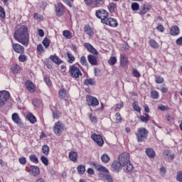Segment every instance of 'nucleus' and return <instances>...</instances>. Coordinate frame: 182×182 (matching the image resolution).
I'll return each instance as SVG.
<instances>
[{
    "label": "nucleus",
    "instance_id": "nucleus-1",
    "mask_svg": "<svg viewBox=\"0 0 182 182\" xmlns=\"http://www.w3.org/2000/svg\"><path fill=\"white\" fill-rule=\"evenodd\" d=\"M14 38L17 42L23 45V46H28L29 45V29L26 25H23L19 27L14 33Z\"/></svg>",
    "mask_w": 182,
    "mask_h": 182
},
{
    "label": "nucleus",
    "instance_id": "nucleus-2",
    "mask_svg": "<svg viewBox=\"0 0 182 182\" xmlns=\"http://www.w3.org/2000/svg\"><path fill=\"white\" fill-rule=\"evenodd\" d=\"M95 15L97 18L101 19L102 23L108 25V26H111L112 28H117L119 26L117 20L113 18H109V13L106 10H98L96 11Z\"/></svg>",
    "mask_w": 182,
    "mask_h": 182
},
{
    "label": "nucleus",
    "instance_id": "nucleus-3",
    "mask_svg": "<svg viewBox=\"0 0 182 182\" xmlns=\"http://www.w3.org/2000/svg\"><path fill=\"white\" fill-rule=\"evenodd\" d=\"M136 136L139 143H141L144 140L147 139L149 131L146 128H139L136 133Z\"/></svg>",
    "mask_w": 182,
    "mask_h": 182
},
{
    "label": "nucleus",
    "instance_id": "nucleus-4",
    "mask_svg": "<svg viewBox=\"0 0 182 182\" xmlns=\"http://www.w3.org/2000/svg\"><path fill=\"white\" fill-rule=\"evenodd\" d=\"M55 134L57 136H60L65 130H66V126L62 122L58 121L55 123L53 127Z\"/></svg>",
    "mask_w": 182,
    "mask_h": 182
},
{
    "label": "nucleus",
    "instance_id": "nucleus-5",
    "mask_svg": "<svg viewBox=\"0 0 182 182\" xmlns=\"http://www.w3.org/2000/svg\"><path fill=\"white\" fill-rule=\"evenodd\" d=\"M11 99V94L6 90L0 91V107L5 106Z\"/></svg>",
    "mask_w": 182,
    "mask_h": 182
},
{
    "label": "nucleus",
    "instance_id": "nucleus-6",
    "mask_svg": "<svg viewBox=\"0 0 182 182\" xmlns=\"http://www.w3.org/2000/svg\"><path fill=\"white\" fill-rule=\"evenodd\" d=\"M118 161L126 167V164L130 163V154L127 152H124L119 156Z\"/></svg>",
    "mask_w": 182,
    "mask_h": 182
},
{
    "label": "nucleus",
    "instance_id": "nucleus-7",
    "mask_svg": "<svg viewBox=\"0 0 182 182\" xmlns=\"http://www.w3.org/2000/svg\"><path fill=\"white\" fill-rule=\"evenodd\" d=\"M69 72L71 77H74L75 79L79 78L82 75L79 68L75 65H71Z\"/></svg>",
    "mask_w": 182,
    "mask_h": 182
},
{
    "label": "nucleus",
    "instance_id": "nucleus-8",
    "mask_svg": "<svg viewBox=\"0 0 182 182\" xmlns=\"http://www.w3.org/2000/svg\"><path fill=\"white\" fill-rule=\"evenodd\" d=\"M91 139L93 140L97 146L102 147L103 144H105V141L103 140V137L97 134H92L91 135Z\"/></svg>",
    "mask_w": 182,
    "mask_h": 182
},
{
    "label": "nucleus",
    "instance_id": "nucleus-9",
    "mask_svg": "<svg viewBox=\"0 0 182 182\" xmlns=\"http://www.w3.org/2000/svg\"><path fill=\"white\" fill-rule=\"evenodd\" d=\"M86 100L88 106H92L93 107L99 106V100H97V98L91 95H87Z\"/></svg>",
    "mask_w": 182,
    "mask_h": 182
},
{
    "label": "nucleus",
    "instance_id": "nucleus-10",
    "mask_svg": "<svg viewBox=\"0 0 182 182\" xmlns=\"http://www.w3.org/2000/svg\"><path fill=\"white\" fill-rule=\"evenodd\" d=\"M58 97L61 100H65V102H68L69 99H70V95H69V93L66 92V90L60 89L58 92Z\"/></svg>",
    "mask_w": 182,
    "mask_h": 182
},
{
    "label": "nucleus",
    "instance_id": "nucleus-11",
    "mask_svg": "<svg viewBox=\"0 0 182 182\" xmlns=\"http://www.w3.org/2000/svg\"><path fill=\"white\" fill-rule=\"evenodd\" d=\"M12 48L16 53H25V48L19 43H12Z\"/></svg>",
    "mask_w": 182,
    "mask_h": 182
},
{
    "label": "nucleus",
    "instance_id": "nucleus-12",
    "mask_svg": "<svg viewBox=\"0 0 182 182\" xmlns=\"http://www.w3.org/2000/svg\"><path fill=\"white\" fill-rule=\"evenodd\" d=\"M55 14L58 16H62L65 14V6L62 3H58L55 5Z\"/></svg>",
    "mask_w": 182,
    "mask_h": 182
},
{
    "label": "nucleus",
    "instance_id": "nucleus-13",
    "mask_svg": "<svg viewBox=\"0 0 182 182\" xmlns=\"http://www.w3.org/2000/svg\"><path fill=\"white\" fill-rule=\"evenodd\" d=\"M11 119L16 124H18L19 127H23V122H22V119H21V117H19V114L18 113H14L11 115Z\"/></svg>",
    "mask_w": 182,
    "mask_h": 182
},
{
    "label": "nucleus",
    "instance_id": "nucleus-14",
    "mask_svg": "<svg viewBox=\"0 0 182 182\" xmlns=\"http://www.w3.org/2000/svg\"><path fill=\"white\" fill-rule=\"evenodd\" d=\"M151 9V6L144 4L141 6L140 9L139 10V14L141 15V16H144V15H146V14H147V12H149Z\"/></svg>",
    "mask_w": 182,
    "mask_h": 182
},
{
    "label": "nucleus",
    "instance_id": "nucleus-15",
    "mask_svg": "<svg viewBox=\"0 0 182 182\" xmlns=\"http://www.w3.org/2000/svg\"><path fill=\"white\" fill-rule=\"evenodd\" d=\"M123 167L124 166L119 161H115L112 164L113 171H117V173H119V171H120Z\"/></svg>",
    "mask_w": 182,
    "mask_h": 182
},
{
    "label": "nucleus",
    "instance_id": "nucleus-16",
    "mask_svg": "<svg viewBox=\"0 0 182 182\" xmlns=\"http://www.w3.org/2000/svg\"><path fill=\"white\" fill-rule=\"evenodd\" d=\"M84 46L90 53H92L93 55H99L97 50H96V48H95L92 44L89 43H85Z\"/></svg>",
    "mask_w": 182,
    "mask_h": 182
},
{
    "label": "nucleus",
    "instance_id": "nucleus-17",
    "mask_svg": "<svg viewBox=\"0 0 182 182\" xmlns=\"http://www.w3.org/2000/svg\"><path fill=\"white\" fill-rule=\"evenodd\" d=\"M25 86L27 90L30 92V93H35V90H36L35 85H33V82H32V81L26 80L25 82Z\"/></svg>",
    "mask_w": 182,
    "mask_h": 182
},
{
    "label": "nucleus",
    "instance_id": "nucleus-18",
    "mask_svg": "<svg viewBox=\"0 0 182 182\" xmlns=\"http://www.w3.org/2000/svg\"><path fill=\"white\" fill-rule=\"evenodd\" d=\"M29 173L31 176L36 177V176H38V174L41 173V171L39 170V167L36 166H31Z\"/></svg>",
    "mask_w": 182,
    "mask_h": 182
},
{
    "label": "nucleus",
    "instance_id": "nucleus-19",
    "mask_svg": "<svg viewBox=\"0 0 182 182\" xmlns=\"http://www.w3.org/2000/svg\"><path fill=\"white\" fill-rule=\"evenodd\" d=\"M87 59L90 65H92V66H97V57L96 55L90 54L87 55Z\"/></svg>",
    "mask_w": 182,
    "mask_h": 182
},
{
    "label": "nucleus",
    "instance_id": "nucleus-20",
    "mask_svg": "<svg viewBox=\"0 0 182 182\" xmlns=\"http://www.w3.org/2000/svg\"><path fill=\"white\" fill-rule=\"evenodd\" d=\"M92 166H94L95 170H97V171H100L102 173H109V170H107L106 168V167L102 166V165H99L97 164L96 163H92Z\"/></svg>",
    "mask_w": 182,
    "mask_h": 182
},
{
    "label": "nucleus",
    "instance_id": "nucleus-21",
    "mask_svg": "<svg viewBox=\"0 0 182 182\" xmlns=\"http://www.w3.org/2000/svg\"><path fill=\"white\" fill-rule=\"evenodd\" d=\"M170 34L172 36H177L180 35V28L178 26H173L170 28Z\"/></svg>",
    "mask_w": 182,
    "mask_h": 182
},
{
    "label": "nucleus",
    "instance_id": "nucleus-22",
    "mask_svg": "<svg viewBox=\"0 0 182 182\" xmlns=\"http://www.w3.org/2000/svg\"><path fill=\"white\" fill-rule=\"evenodd\" d=\"M84 32L87 35H88V36H93V33H94L93 28L89 24L85 25V26H84Z\"/></svg>",
    "mask_w": 182,
    "mask_h": 182
},
{
    "label": "nucleus",
    "instance_id": "nucleus-23",
    "mask_svg": "<svg viewBox=\"0 0 182 182\" xmlns=\"http://www.w3.org/2000/svg\"><path fill=\"white\" fill-rule=\"evenodd\" d=\"M11 70L14 75H18L19 70H21V67L16 63L12 64Z\"/></svg>",
    "mask_w": 182,
    "mask_h": 182
},
{
    "label": "nucleus",
    "instance_id": "nucleus-24",
    "mask_svg": "<svg viewBox=\"0 0 182 182\" xmlns=\"http://www.w3.org/2000/svg\"><path fill=\"white\" fill-rule=\"evenodd\" d=\"M68 156L71 161H74V163L77 161V152L72 151L69 152Z\"/></svg>",
    "mask_w": 182,
    "mask_h": 182
},
{
    "label": "nucleus",
    "instance_id": "nucleus-25",
    "mask_svg": "<svg viewBox=\"0 0 182 182\" xmlns=\"http://www.w3.org/2000/svg\"><path fill=\"white\" fill-rule=\"evenodd\" d=\"M26 119L28 120V122H30V123H32V124H35V123L37 122L36 117L33 115L32 113L27 114Z\"/></svg>",
    "mask_w": 182,
    "mask_h": 182
},
{
    "label": "nucleus",
    "instance_id": "nucleus-26",
    "mask_svg": "<svg viewBox=\"0 0 182 182\" xmlns=\"http://www.w3.org/2000/svg\"><path fill=\"white\" fill-rule=\"evenodd\" d=\"M146 154L149 159H154L156 157V152L150 148L146 149Z\"/></svg>",
    "mask_w": 182,
    "mask_h": 182
},
{
    "label": "nucleus",
    "instance_id": "nucleus-27",
    "mask_svg": "<svg viewBox=\"0 0 182 182\" xmlns=\"http://www.w3.org/2000/svg\"><path fill=\"white\" fill-rule=\"evenodd\" d=\"M127 62H129V59L127 58V57H126V55H124V54H121L120 65L122 66H126V65H127Z\"/></svg>",
    "mask_w": 182,
    "mask_h": 182
},
{
    "label": "nucleus",
    "instance_id": "nucleus-28",
    "mask_svg": "<svg viewBox=\"0 0 182 182\" xmlns=\"http://www.w3.org/2000/svg\"><path fill=\"white\" fill-rule=\"evenodd\" d=\"M50 59L54 62V63H56V65H60V63H62V60L56 55H50Z\"/></svg>",
    "mask_w": 182,
    "mask_h": 182
},
{
    "label": "nucleus",
    "instance_id": "nucleus-29",
    "mask_svg": "<svg viewBox=\"0 0 182 182\" xmlns=\"http://www.w3.org/2000/svg\"><path fill=\"white\" fill-rule=\"evenodd\" d=\"M139 120L143 123H147V122L150 120V115H149V114H144V115H140Z\"/></svg>",
    "mask_w": 182,
    "mask_h": 182
},
{
    "label": "nucleus",
    "instance_id": "nucleus-30",
    "mask_svg": "<svg viewBox=\"0 0 182 182\" xmlns=\"http://www.w3.org/2000/svg\"><path fill=\"white\" fill-rule=\"evenodd\" d=\"M108 9L111 14H113L117 9V4L116 3L112 2L108 5Z\"/></svg>",
    "mask_w": 182,
    "mask_h": 182
},
{
    "label": "nucleus",
    "instance_id": "nucleus-31",
    "mask_svg": "<svg viewBox=\"0 0 182 182\" xmlns=\"http://www.w3.org/2000/svg\"><path fill=\"white\" fill-rule=\"evenodd\" d=\"M63 35L64 38H66V39H72V38H73V35L72 34V32H70L69 30L63 31Z\"/></svg>",
    "mask_w": 182,
    "mask_h": 182
},
{
    "label": "nucleus",
    "instance_id": "nucleus-32",
    "mask_svg": "<svg viewBox=\"0 0 182 182\" xmlns=\"http://www.w3.org/2000/svg\"><path fill=\"white\" fill-rule=\"evenodd\" d=\"M149 43L151 47H152L154 49H159V43L156 42V41L153 38H151L149 41Z\"/></svg>",
    "mask_w": 182,
    "mask_h": 182
},
{
    "label": "nucleus",
    "instance_id": "nucleus-33",
    "mask_svg": "<svg viewBox=\"0 0 182 182\" xmlns=\"http://www.w3.org/2000/svg\"><path fill=\"white\" fill-rule=\"evenodd\" d=\"M132 107L135 112H137L138 113H140L141 112V108L139 106V102L137 101H134L132 103Z\"/></svg>",
    "mask_w": 182,
    "mask_h": 182
},
{
    "label": "nucleus",
    "instance_id": "nucleus-34",
    "mask_svg": "<svg viewBox=\"0 0 182 182\" xmlns=\"http://www.w3.org/2000/svg\"><path fill=\"white\" fill-rule=\"evenodd\" d=\"M101 160L102 163H109L110 161V156L107 154H104L101 156Z\"/></svg>",
    "mask_w": 182,
    "mask_h": 182
},
{
    "label": "nucleus",
    "instance_id": "nucleus-35",
    "mask_svg": "<svg viewBox=\"0 0 182 182\" xmlns=\"http://www.w3.org/2000/svg\"><path fill=\"white\" fill-rule=\"evenodd\" d=\"M84 83L86 85V86H90L92 85H95L96 81H95V79L93 78H87L85 80Z\"/></svg>",
    "mask_w": 182,
    "mask_h": 182
},
{
    "label": "nucleus",
    "instance_id": "nucleus-36",
    "mask_svg": "<svg viewBox=\"0 0 182 182\" xmlns=\"http://www.w3.org/2000/svg\"><path fill=\"white\" fill-rule=\"evenodd\" d=\"M29 159L32 163H34V164H38L39 163V159H38V156H36L35 154H31L29 156Z\"/></svg>",
    "mask_w": 182,
    "mask_h": 182
},
{
    "label": "nucleus",
    "instance_id": "nucleus-37",
    "mask_svg": "<svg viewBox=\"0 0 182 182\" xmlns=\"http://www.w3.org/2000/svg\"><path fill=\"white\" fill-rule=\"evenodd\" d=\"M87 116L92 123H95V124L97 123V117L92 114V113H88Z\"/></svg>",
    "mask_w": 182,
    "mask_h": 182
},
{
    "label": "nucleus",
    "instance_id": "nucleus-38",
    "mask_svg": "<svg viewBox=\"0 0 182 182\" xmlns=\"http://www.w3.org/2000/svg\"><path fill=\"white\" fill-rule=\"evenodd\" d=\"M18 60L22 63H25V62L28 60V56L23 53L20 54V55L18 56Z\"/></svg>",
    "mask_w": 182,
    "mask_h": 182
},
{
    "label": "nucleus",
    "instance_id": "nucleus-39",
    "mask_svg": "<svg viewBox=\"0 0 182 182\" xmlns=\"http://www.w3.org/2000/svg\"><path fill=\"white\" fill-rule=\"evenodd\" d=\"M67 56L68 58V63H72L73 62H75V56H73L70 51H68L67 53Z\"/></svg>",
    "mask_w": 182,
    "mask_h": 182
},
{
    "label": "nucleus",
    "instance_id": "nucleus-40",
    "mask_svg": "<svg viewBox=\"0 0 182 182\" xmlns=\"http://www.w3.org/2000/svg\"><path fill=\"white\" fill-rule=\"evenodd\" d=\"M49 151H50V149L48 145H44L42 146V152L43 153V154H45L46 156H48Z\"/></svg>",
    "mask_w": 182,
    "mask_h": 182
},
{
    "label": "nucleus",
    "instance_id": "nucleus-41",
    "mask_svg": "<svg viewBox=\"0 0 182 182\" xmlns=\"http://www.w3.org/2000/svg\"><path fill=\"white\" fill-rule=\"evenodd\" d=\"M77 171L79 174H85V171H86V168L85 167V165H79L77 166Z\"/></svg>",
    "mask_w": 182,
    "mask_h": 182
},
{
    "label": "nucleus",
    "instance_id": "nucleus-42",
    "mask_svg": "<svg viewBox=\"0 0 182 182\" xmlns=\"http://www.w3.org/2000/svg\"><path fill=\"white\" fill-rule=\"evenodd\" d=\"M155 82L157 84L164 83V78L160 75H155Z\"/></svg>",
    "mask_w": 182,
    "mask_h": 182
},
{
    "label": "nucleus",
    "instance_id": "nucleus-43",
    "mask_svg": "<svg viewBox=\"0 0 182 182\" xmlns=\"http://www.w3.org/2000/svg\"><path fill=\"white\" fill-rule=\"evenodd\" d=\"M44 82L47 85V86H48V87H52V81H50V78L49 77V76L46 75L44 77Z\"/></svg>",
    "mask_w": 182,
    "mask_h": 182
},
{
    "label": "nucleus",
    "instance_id": "nucleus-44",
    "mask_svg": "<svg viewBox=\"0 0 182 182\" xmlns=\"http://www.w3.org/2000/svg\"><path fill=\"white\" fill-rule=\"evenodd\" d=\"M117 62V58H116V57H111L109 60H108V63L109 65H110L111 66H114V65H116V63Z\"/></svg>",
    "mask_w": 182,
    "mask_h": 182
},
{
    "label": "nucleus",
    "instance_id": "nucleus-45",
    "mask_svg": "<svg viewBox=\"0 0 182 182\" xmlns=\"http://www.w3.org/2000/svg\"><path fill=\"white\" fill-rule=\"evenodd\" d=\"M43 46H45L46 49H48V48L49 46H50V41H49V39H48V38H45L43 41Z\"/></svg>",
    "mask_w": 182,
    "mask_h": 182
},
{
    "label": "nucleus",
    "instance_id": "nucleus-46",
    "mask_svg": "<svg viewBox=\"0 0 182 182\" xmlns=\"http://www.w3.org/2000/svg\"><path fill=\"white\" fill-rule=\"evenodd\" d=\"M151 98L154 100H157L160 97V95H159V92L156 90H153L151 92Z\"/></svg>",
    "mask_w": 182,
    "mask_h": 182
},
{
    "label": "nucleus",
    "instance_id": "nucleus-47",
    "mask_svg": "<svg viewBox=\"0 0 182 182\" xmlns=\"http://www.w3.org/2000/svg\"><path fill=\"white\" fill-rule=\"evenodd\" d=\"M53 118L55 119H59L60 117V112L58 110H53Z\"/></svg>",
    "mask_w": 182,
    "mask_h": 182
},
{
    "label": "nucleus",
    "instance_id": "nucleus-48",
    "mask_svg": "<svg viewBox=\"0 0 182 182\" xmlns=\"http://www.w3.org/2000/svg\"><path fill=\"white\" fill-rule=\"evenodd\" d=\"M132 11H139L140 9V5L138 3H132L131 5Z\"/></svg>",
    "mask_w": 182,
    "mask_h": 182
},
{
    "label": "nucleus",
    "instance_id": "nucleus-49",
    "mask_svg": "<svg viewBox=\"0 0 182 182\" xmlns=\"http://www.w3.org/2000/svg\"><path fill=\"white\" fill-rule=\"evenodd\" d=\"M41 160L44 166H49V160L48 159V158H46V156H42Z\"/></svg>",
    "mask_w": 182,
    "mask_h": 182
},
{
    "label": "nucleus",
    "instance_id": "nucleus-50",
    "mask_svg": "<svg viewBox=\"0 0 182 182\" xmlns=\"http://www.w3.org/2000/svg\"><path fill=\"white\" fill-rule=\"evenodd\" d=\"M36 49H37V52H38L39 55L45 53V50L43 49V46H42V44H38L37 46Z\"/></svg>",
    "mask_w": 182,
    "mask_h": 182
},
{
    "label": "nucleus",
    "instance_id": "nucleus-51",
    "mask_svg": "<svg viewBox=\"0 0 182 182\" xmlns=\"http://www.w3.org/2000/svg\"><path fill=\"white\" fill-rule=\"evenodd\" d=\"M158 109L161 110V112H166V110H170L168 106H164L163 105L158 106Z\"/></svg>",
    "mask_w": 182,
    "mask_h": 182
},
{
    "label": "nucleus",
    "instance_id": "nucleus-52",
    "mask_svg": "<svg viewBox=\"0 0 182 182\" xmlns=\"http://www.w3.org/2000/svg\"><path fill=\"white\" fill-rule=\"evenodd\" d=\"M80 63H81V65H82V66L88 65L87 60H86V57L82 56L80 58Z\"/></svg>",
    "mask_w": 182,
    "mask_h": 182
},
{
    "label": "nucleus",
    "instance_id": "nucleus-53",
    "mask_svg": "<svg viewBox=\"0 0 182 182\" xmlns=\"http://www.w3.org/2000/svg\"><path fill=\"white\" fill-rule=\"evenodd\" d=\"M132 75L134 77H140V76H141L140 73L136 68L132 70Z\"/></svg>",
    "mask_w": 182,
    "mask_h": 182
},
{
    "label": "nucleus",
    "instance_id": "nucleus-54",
    "mask_svg": "<svg viewBox=\"0 0 182 182\" xmlns=\"http://www.w3.org/2000/svg\"><path fill=\"white\" fill-rule=\"evenodd\" d=\"M176 180L178 182H182V171H179L177 172Z\"/></svg>",
    "mask_w": 182,
    "mask_h": 182
},
{
    "label": "nucleus",
    "instance_id": "nucleus-55",
    "mask_svg": "<svg viewBox=\"0 0 182 182\" xmlns=\"http://www.w3.org/2000/svg\"><path fill=\"white\" fill-rule=\"evenodd\" d=\"M33 106H36V107H39V106H41V101L36 98H34L33 100Z\"/></svg>",
    "mask_w": 182,
    "mask_h": 182
},
{
    "label": "nucleus",
    "instance_id": "nucleus-56",
    "mask_svg": "<svg viewBox=\"0 0 182 182\" xmlns=\"http://www.w3.org/2000/svg\"><path fill=\"white\" fill-rule=\"evenodd\" d=\"M126 166L127 171H128V173H130V171H133V164H132L130 161L129 162V164H126Z\"/></svg>",
    "mask_w": 182,
    "mask_h": 182
},
{
    "label": "nucleus",
    "instance_id": "nucleus-57",
    "mask_svg": "<svg viewBox=\"0 0 182 182\" xmlns=\"http://www.w3.org/2000/svg\"><path fill=\"white\" fill-rule=\"evenodd\" d=\"M115 117L117 123L122 122V115H120V113L117 112L115 114Z\"/></svg>",
    "mask_w": 182,
    "mask_h": 182
},
{
    "label": "nucleus",
    "instance_id": "nucleus-58",
    "mask_svg": "<svg viewBox=\"0 0 182 182\" xmlns=\"http://www.w3.org/2000/svg\"><path fill=\"white\" fill-rule=\"evenodd\" d=\"M63 2H64V4H66V5H68V6H70V8H72V3L73 2V1L75 0H62Z\"/></svg>",
    "mask_w": 182,
    "mask_h": 182
},
{
    "label": "nucleus",
    "instance_id": "nucleus-59",
    "mask_svg": "<svg viewBox=\"0 0 182 182\" xmlns=\"http://www.w3.org/2000/svg\"><path fill=\"white\" fill-rule=\"evenodd\" d=\"M5 10L0 6V18H5Z\"/></svg>",
    "mask_w": 182,
    "mask_h": 182
},
{
    "label": "nucleus",
    "instance_id": "nucleus-60",
    "mask_svg": "<svg viewBox=\"0 0 182 182\" xmlns=\"http://www.w3.org/2000/svg\"><path fill=\"white\" fill-rule=\"evenodd\" d=\"M156 29L159 32H164V26L161 24L158 25Z\"/></svg>",
    "mask_w": 182,
    "mask_h": 182
},
{
    "label": "nucleus",
    "instance_id": "nucleus-61",
    "mask_svg": "<svg viewBox=\"0 0 182 182\" xmlns=\"http://www.w3.org/2000/svg\"><path fill=\"white\" fill-rule=\"evenodd\" d=\"M166 172H167V171L166 170V167L162 166L160 168L161 176H164Z\"/></svg>",
    "mask_w": 182,
    "mask_h": 182
},
{
    "label": "nucleus",
    "instance_id": "nucleus-62",
    "mask_svg": "<svg viewBox=\"0 0 182 182\" xmlns=\"http://www.w3.org/2000/svg\"><path fill=\"white\" fill-rule=\"evenodd\" d=\"M19 163L21 164H23V165H25V164H26V158H25V157H21V158H20L19 159Z\"/></svg>",
    "mask_w": 182,
    "mask_h": 182
},
{
    "label": "nucleus",
    "instance_id": "nucleus-63",
    "mask_svg": "<svg viewBox=\"0 0 182 182\" xmlns=\"http://www.w3.org/2000/svg\"><path fill=\"white\" fill-rule=\"evenodd\" d=\"M106 181L107 182H113V178L108 175L106 176Z\"/></svg>",
    "mask_w": 182,
    "mask_h": 182
},
{
    "label": "nucleus",
    "instance_id": "nucleus-64",
    "mask_svg": "<svg viewBox=\"0 0 182 182\" xmlns=\"http://www.w3.org/2000/svg\"><path fill=\"white\" fill-rule=\"evenodd\" d=\"M176 45H182V36L176 40Z\"/></svg>",
    "mask_w": 182,
    "mask_h": 182
}]
</instances>
